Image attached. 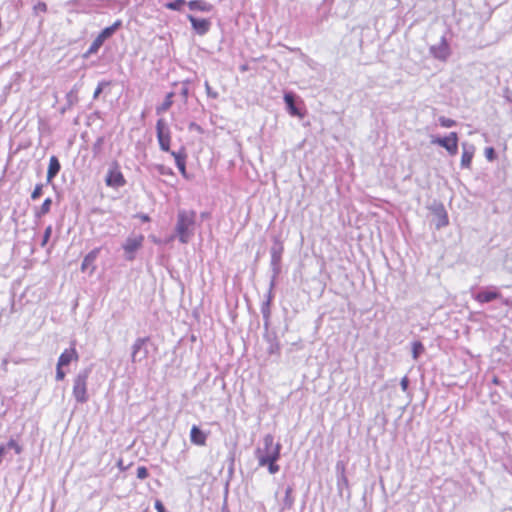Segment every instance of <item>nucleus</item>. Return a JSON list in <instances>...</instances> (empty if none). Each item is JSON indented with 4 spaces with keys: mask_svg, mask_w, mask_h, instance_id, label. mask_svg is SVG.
<instances>
[{
    "mask_svg": "<svg viewBox=\"0 0 512 512\" xmlns=\"http://www.w3.org/2000/svg\"><path fill=\"white\" fill-rule=\"evenodd\" d=\"M281 455V444L274 442V436L267 434L263 437V447L255 450V456L260 467L267 466L270 474H276L280 470L277 461Z\"/></svg>",
    "mask_w": 512,
    "mask_h": 512,
    "instance_id": "nucleus-1",
    "label": "nucleus"
},
{
    "mask_svg": "<svg viewBox=\"0 0 512 512\" xmlns=\"http://www.w3.org/2000/svg\"><path fill=\"white\" fill-rule=\"evenodd\" d=\"M196 212L194 210L181 209L177 214L175 232L181 243L186 244L194 234L196 224Z\"/></svg>",
    "mask_w": 512,
    "mask_h": 512,
    "instance_id": "nucleus-2",
    "label": "nucleus"
},
{
    "mask_svg": "<svg viewBox=\"0 0 512 512\" xmlns=\"http://www.w3.org/2000/svg\"><path fill=\"white\" fill-rule=\"evenodd\" d=\"M105 185L114 190H118L126 185V178L121 170L118 161L114 160L110 163L104 178Z\"/></svg>",
    "mask_w": 512,
    "mask_h": 512,
    "instance_id": "nucleus-3",
    "label": "nucleus"
},
{
    "mask_svg": "<svg viewBox=\"0 0 512 512\" xmlns=\"http://www.w3.org/2000/svg\"><path fill=\"white\" fill-rule=\"evenodd\" d=\"M88 376V371H84L74 378L72 394L78 403L88 401Z\"/></svg>",
    "mask_w": 512,
    "mask_h": 512,
    "instance_id": "nucleus-4",
    "label": "nucleus"
},
{
    "mask_svg": "<svg viewBox=\"0 0 512 512\" xmlns=\"http://www.w3.org/2000/svg\"><path fill=\"white\" fill-rule=\"evenodd\" d=\"M121 26L122 21L116 20L111 26L104 28L90 45L87 54L91 55L97 53L103 43L109 39Z\"/></svg>",
    "mask_w": 512,
    "mask_h": 512,
    "instance_id": "nucleus-5",
    "label": "nucleus"
},
{
    "mask_svg": "<svg viewBox=\"0 0 512 512\" xmlns=\"http://www.w3.org/2000/svg\"><path fill=\"white\" fill-rule=\"evenodd\" d=\"M458 140V134L451 132L445 137L432 138L431 143L443 147L451 156H454L458 152Z\"/></svg>",
    "mask_w": 512,
    "mask_h": 512,
    "instance_id": "nucleus-6",
    "label": "nucleus"
},
{
    "mask_svg": "<svg viewBox=\"0 0 512 512\" xmlns=\"http://www.w3.org/2000/svg\"><path fill=\"white\" fill-rule=\"evenodd\" d=\"M156 131L160 148L165 152H169L171 146V133L164 119H159L157 121Z\"/></svg>",
    "mask_w": 512,
    "mask_h": 512,
    "instance_id": "nucleus-7",
    "label": "nucleus"
},
{
    "mask_svg": "<svg viewBox=\"0 0 512 512\" xmlns=\"http://www.w3.org/2000/svg\"><path fill=\"white\" fill-rule=\"evenodd\" d=\"M143 242L144 236L141 234L135 237L127 238L123 245L127 260L132 261L135 258V252L142 247Z\"/></svg>",
    "mask_w": 512,
    "mask_h": 512,
    "instance_id": "nucleus-8",
    "label": "nucleus"
},
{
    "mask_svg": "<svg viewBox=\"0 0 512 512\" xmlns=\"http://www.w3.org/2000/svg\"><path fill=\"white\" fill-rule=\"evenodd\" d=\"M79 355L75 348V344L73 343V346H71L68 349H65L58 359V366H68L73 361H78Z\"/></svg>",
    "mask_w": 512,
    "mask_h": 512,
    "instance_id": "nucleus-9",
    "label": "nucleus"
},
{
    "mask_svg": "<svg viewBox=\"0 0 512 512\" xmlns=\"http://www.w3.org/2000/svg\"><path fill=\"white\" fill-rule=\"evenodd\" d=\"M208 433L202 431L198 426L193 425L190 430V441L197 446H205Z\"/></svg>",
    "mask_w": 512,
    "mask_h": 512,
    "instance_id": "nucleus-10",
    "label": "nucleus"
},
{
    "mask_svg": "<svg viewBox=\"0 0 512 512\" xmlns=\"http://www.w3.org/2000/svg\"><path fill=\"white\" fill-rule=\"evenodd\" d=\"M188 20L190 21L192 28L199 34L204 35L206 34L211 26V23L207 19H198L192 15L188 16Z\"/></svg>",
    "mask_w": 512,
    "mask_h": 512,
    "instance_id": "nucleus-11",
    "label": "nucleus"
},
{
    "mask_svg": "<svg viewBox=\"0 0 512 512\" xmlns=\"http://www.w3.org/2000/svg\"><path fill=\"white\" fill-rule=\"evenodd\" d=\"M500 297H501V293L497 289H489V290H484V291L477 293L475 295L474 299L478 303L484 304V303H488L493 300L499 299Z\"/></svg>",
    "mask_w": 512,
    "mask_h": 512,
    "instance_id": "nucleus-12",
    "label": "nucleus"
},
{
    "mask_svg": "<svg viewBox=\"0 0 512 512\" xmlns=\"http://www.w3.org/2000/svg\"><path fill=\"white\" fill-rule=\"evenodd\" d=\"M171 155L174 157L176 166L179 169L181 175L184 178L188 179L189 176H188L187 170H186V157L187 156H186L185 152H183V151H179V152L172 151Z\"/></svg>",
    "mask_w": 512,
    "mask_h": 512,
    "instance_id": "nucleus-13",
    "label": "nucleus"
},
{
    "mask_svg": "<svg viewBox=\"0 0 512 512\" xmlns=\"http://www.w3.org/2000/svg\"><path fill=\"white\" fill-rule=\"evenodd\" d=\"M284 101L287 105L288 111L290 115L297 116L299 118L304 117V113H302L296 106H295V98L292 93H286L284 95Z\"/></svg>",
    "mask_w": 512,
    "mask_h": 512,
    "instance_id": "nucleus-14",
    "label": "nucleus"
},
{
    "mask_svg": "<svg viewBox=\"0 0 512 512\" xmlns=\"http://www.w3.org/2000/svg\"><path fill=\"white\" fill-rule=\"evenodd\" d=\"M61 169L60 162L56 156H51L47 170V181L51 182Z\"/></svg>",
    "mask_w": 512,
    "mask_h": 512,
    "instance_id": "nucleus-15",
    "label": "nucleus"
},
{
    "mask_svg": "<svg viewBox=\"0 0 512 512\" xmlns=\"http://www.w3.org/2000/svg\"><path fill=\"white\" fill-rule=\"evenodd\" d=\"M100 252V248H94L92 251H90L83 259L81 270L85 271L88 267L92 268V271L95 270L94 262L96 258L98 257V254Z\"/></svg>",
    "mask_w": 512,
    "mask_h": 512,
    "instance_id": "nucleus-16",
    "label": "nucleus"
},
{
    "mask_svg": "<svg viewBox=\"0 0 512 512\" xmlns=\"http://www.w3.org/2000/svg\"><path fill=\"white\" fill-rule=\"evenodd\" d=\"M190 10H198L202 12H210L213 9V5L205 0H191L188 2Z\"/></svg>",
    "mask_w": 512,
    "mask_h": 512,
    "instance_id": "nucleus-17",
    "label": "nucleus"
},
{
    "mask_svg": "<svg viewBox=\"0 0 512 512\" xmlns=\"http://www.w3.org/2000/svg\"><path fill=\"white\" fill-rule=\"evenodd\" d=\"M474 156V149H466L463 147L462 155H461V166L466 169L471 168L472 159Z\"/></svg>",
    "mask_w": 512,
    "mask_h": 512,
    "instance_id": "nucleus-18",
    "label": "nucleus"
},
{
    "mask_svg": "<svg viewBox=\"0 0 512 512\" xmlns=\"http://www.w3.org/2000/svg\"><path fill=\"white\" fill-rule=\"evenodd\" d=\"M51 206H52V199L48 197L43 201L41 206L35 210V212H34L35 217L41 218V217L45 216L46 214H48L51 210Z\"/></svg>",
    "mask_w": 512,
    "mask_h": 512,
    "instance_id": "nucleus-19",
    "label": "nucleus"
},
{
    "mask_svg": "<svg viewBox=\"0 0 512 512\" xmlns=\"http://www.w3.org/2000/svg\"><path fill=\"white\" fill-rule=\"evenodd\" d=\"M173 96V92H170L166 95L164 102L156 108L157 114H162L171 108L173 104Z\"/></svg>",
    "mask_w": 512,
    "mask_h": 512,
    "instance_id": "nucleus-20",
    "label": "nucleus"
},
{
    "mask_svg": "<svg viewBox=\"0 0 512 512\" xmlns=\"http://www.w3.org/2000/svg\"><path fill=\"white\" fill-rule=\"evenodd\" d=\"M294 504V497H293V489L292 487H287L285 491V497H284V507L287 509L292 508Z\"/></svg>",
    "mask_w": 512,
    "mask_h": 512,
    "instance_id": "nucleus-21",
    "label": "nucleus"
},
{
    "mask_svg": "<svg viewBox=\"0 0 512 512\" xmlns=\"http://www.w3.org/2000/svg\"><path fill=\"white\" fill-rule=\"evenodd\" d=\"M148 338H139L133 344L132 361L136 362V355L138 351L146 344Z\"/></svg>",
    "mask_w": 512,
    "mask_h": 512,
    "instance_id": "nucleus-22",
    "label": "nucleus"
},
{
    "mask_svg": "<svg viewBox=\"0 0 512 512\" xmlns=\"http://www.w3.org/2000/svg\"><path fill=\"white\" fill-rule=\"evenodd\" d=\"M184 4L185 0H175L173 2L166 3L165 7L170 10H180Z\"/></svg>",
    "mask_w": 512,
    "mask_h": 512,
    "instance_id": "nucleus-23",
    "label": "nucleus"
},
{
    "mask_svg": "<svg viewBox=\"0 0 512 512\" xmlns=\"http://www.w3.org/2000/svg\"><path fill=\"white\" fill-rule=\"evenodd\" d=\"M439 123L444 128H450L456 125V121L450 118H446L444 116L439 117Z\"/></svg>",
    "mask_w": 512,
    "mask_h": 512,
    "instance_id": "nucleus-24",
    "label": "nucleus"
},
{
    "mask_svg": "<svg viewBox=\"0 0 512 512\" xmlns=\"http://www.w3.org/2000/svg\"><path fill=\"white\" fill-rule=\"evenodd\" d=\"M7 447L13 449L15 451V453H17V454L22 453V450H23L22 446L14 439H10L8 441Z\"/></svg>",
    "mask_w": 512,
    "mask_h": 512,
    "instance_id": "nucleus-25",
    "label": "nucleus"
},
{
    "mask_svg": "<svg viewBox=\"0 0 512 512\" xmlns=\"http://www.w3.org/2000/svg\"><path fill=\"white\" fill-rule=\"evenodd\" d=\"M424 351V346L421 342H414L413 343V358L417 359L419 354Z\"/></svg>",
    "mask_w": 512,
    "mask_h": 512,
    "instance_id": "nucleus-26",
    "label": "nucleus"
},
{
    "mask_svg": "<svg viewBox=\"0 0 512 512\" xmlns=\"http://www.w3.org/2000/svg\"><path fill=\"white\" fill-rule=\"evenodd\" d=\"M42 190H43V184H41V183L36 184V186L34 187L32 193H31V199L32 200L38 199L42 195Z\"/></svg>",
    "mask_w": 512,
    "mask_h": 512,
    "instance_id": "nucleus-27",
    "label": "nucleus"
},
{
    "mask_svg": "<svg viewBox=\"0 0 512 512\" xmlns=\"http://www.w3.org/2000/svg\"><path fill=\"white\" fill-rule=\"evenodd\" d=\"M51 235H52V226L49 225V226L46 227V229L44 231L43 239H42V242H41V246L42 247L46 246V244L48 243Z\"/></svg>",
    "mask_w": 512,
    "mask_h": 512,
    "instance_id": "nucleus-28",
    "label": "nucleus"
},
{
    "mask_svg": "<svg viewBox=\"0 0 512 512\" xmlns=\"http://www.w3.org/2000/svg\"><path fill=\"white\" fill-rule=\"evenodd\" d=\"M149 476L148 469L145 466H139L137 468V478L144 480Z\"/></svg>",
    "mask_w": 512,
    "mask_h": 512,
    "instance_id": "nucleus-29",
    "label": "nucleus"
},
{
    "mask_svg": "<svg viewBox=\"0 0 512 512\" xmlns=\"http://www.w3.org/2000/svg\"><path fill=\"white\" fill-rule=\"evenodd\" d=\"M485 156L489 161H493L496 157L494 148H492V147L486 148Z\"/></svg>",
    "mask_w": 512,
    "mask_h": 512,
    "instance_id": "nucleus-30",
    "label": "nucleus"
},
{
    "mask_svg": "<svg viewBox=\"0 0 512 512\" xmlns=\"http://www.w3.org/2000/svg\"><path fill=\"white\" fill-rule=\"evenodd\" d=\"M158 171L161 175H170L172 176L174 173L171 168H167L164 165L158 166Z\"/></svg>",
    "mask_w": 512,
    "mask_h": 512,
    "instance_id": "nucleus-31",
    "label": "nucleus"
},
{
    "mask_svg": "<svg viewBox=\"0 0 512 512\" xmlns=\"http://www.w3.org/2000/svg\"><path fill=\"white\" fill-rule=\"evenodd\" d=\"M62 367L63 366H58L57 365V368H56V379L58 381H62L64 378H65V372L62 370Z\"/></svg>",
    "mask_w": 512,
    "mask_h": 512,
    "instance_id": "nucleus-32",
    "label": "nucleus"
},
{
    "mask_svg": "<svg viewBox=\"0 0 512 512\" xmlns=\"http://www.w3.org/2000/svg\"><path fill=\"white\" fill-rule=\"evenodd\" d=\"M35 10L45 13L47 11V5L44 2H39L35 5Z\"/></svg>",
    "mask_w": 512,
    "mask_h": 512,
    "instance_id": "nucleus-33",
    "label": "nucleus"
},
{
    "mask_svg": "<svg viewBox=\"0 0 512 512\" xmlns=\"http://www.w3.org/2000/svg\"><path fill=\"white\" fill-rule=\"evenodd\" d=\"M154 506L158 512H167L163 503L160 500H156Z\"/></svg>",
    "mask_w": 512,
    "mask_h": 512,
    "instance_id": "nucleus-34",
    "label": "nucleus"
},
{
    "mask_svg": "<svg viewBox=\"0 0 512 512\" xmlns=\"http://www.w3.org/2000/svg\"><path fill=\"white\" fill-rule=\"evenodd\" d=\"M282 251H283V247H282V246H280V248H279V251H278V252L273 251V252H272V257H273V259H276L277 261H279V260H280V258H281Z\"/></svg>",
    "mask_w": 512,
    "mask_h": 512,
    "instance_id": "nucleus-35",
    "label": "nucleus"
},
{
    "mask_svg": "<svg viewBox=\"0 0 512 512\" xmlns=\"http://www.w3.org/2000/svg\"><path fill=\"white\" fill-rule=\"evenodd\" d=\"M189 129H190V130H196L197 132H200V133H202V132H203V130H202V128H201V126H199L198 124H196V123H194V122L190 123V125H189Z\"/></svg>",
    "mask_w": 512,
    "mask_h": 512,
    "instance_id": "nucleus-36",
    "label": "nucleus"
},
{
    "mask_svg": "<svg viewBox=\"0 0 512 512\" xmlns=\"http://www.w3.org/2000/svg\"><path fill=\"white\" fill-rule=\"evenodd\" d=\"M401 385H402L403 390H406L407 385H408V380H407V378H403V379H402V381H401Z\"/></svg>",
    "mask_w": 512,
    "mask_h": 512,
    "instance_id": "nucleus-37",
    "label": "nucleus"
},
{
    "mask_svg": "<svg viewBox=\"0 0 512 512\" xmlns=\"http://www.w3.org/2000/svg\"><path fill=\"white\" fill-rule=\"evenodd\" d=\"M102 91V88L101 87H98L94 93V97H97Z\"/></svg>",
    "mask_w": 512,
    "mask_h": 512,
    "instance_id": "nucleus-38",
    "label": "nucleus"
}]
</instances>
